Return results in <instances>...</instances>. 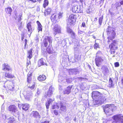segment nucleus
Segmentation results:
<instances>
[{
  "label": "nucleus",
  "mask_w": 123,
  "mask_h": 123,
  "mask_svg": "<svg viewBox=\"0 0 123 123\" xmlns=\"http://www.w3.org/2000/svg\"><path fill=\"white\" fill-rule=\"evenodd\" d=\"M111 27L108 26L107 28L106 32L108 36L107 37L108 40V42L109 43L110 42V40L112 41V42L109 44V47L111 54L113 55V57H114L115 55H114L116 52V50L118 48L117 46V40H112L116 37V33L114 30H111Z\"/></svg>",
  "instance_id": "nucleus-1"
},
{
  "label": "nucleus",
  "mask_w": 123,
  "mask_h": 123,
  "mask_svg": "<svg viewBox=\"0 0 123 123\" xmlns=\"http://www.w3.org/2000/svg\"><path fill=\"white\" fill-rule=\"evenodd\" d=\"M51 37L50 36H46L43 40L42 42L41 43V47L42 49H43L44 47H46L48 45V42L47 40L49 43L51 44L52 43V40L51 39Z\"/></svg>",
  "instance_id": "nucleus-2"
},
{
  "label": "nucleus",
  "mask_w": 123,
  "mask_h": 123,
  "mask_svg": "<svg viewBox=\"0 0 123 123\" xmlns=\"http://www.w3.org/2000/svg\"><path fill=\"white\" fill-rule=\"evenodd\" d=\"M76 16L73 14H70L68 19V22L70 26L74 25L76 24Z\"/></svg>",
  "instance_id": "nucleus-3"
},
{
  "label": "nucleus",
  "mask_w": 123,
  "mask_h": 123,
  "mask_svg": "<svg viewBox=\"0 0 123 123\" xmlns=\"http://www.w3.org/2000/svg\"><path fill=\"white\" fill-rule=\"evenodd\" d=\"M113 119L115 121V123H123V115L121 114H118L113 116Z\"/></svg>",
  "instance_id": "nucleus-4"
},
{
  "label": "nucleus",
  "mask_w": 123,
  "mask_h": 123,
  "mask_svg": "<svg viewBox=\"0 0 123 123\" xmlns=\"http://www.w3.org/2000/svg\"><path fill=\"white\" fill-rule=\"evenodd\" d=\"M56 23L52 24V25L53 27L52 30L54 32V33L55 35L57 34L61 33V29L60 28L58 24Z\"/></svg>",
  "instance_id": "nucleus-5"
},
{
  "label": "nucleus",
  "mask_w": 123,
  "mask_h": 123,
  "mask_svg": "<svg viewBox=\"0 0 123 123\" xmlns=\"http://www.w3.org/2000/svg\"><path fill=\"white\" fill-rule=\"evenodd\" d=\"M114 106L112 105H106L104 107V111L106 113H109L110 111L113 112L114 110Z\"/></svg>",
  "instance_id": "nucleus-6"
},
{
  "label": "nucleus",
  "mask_w": 123,
  "mask_h": 123,
  "mask_svg": "<svg viewBox=\"0 0 123 123\" xmlns=\"http://www.w3.org/2000/svg\"><path fill=\"white\" fill-rule=\"evenodd\" d=\"M8 111L11 113H15L18 111L17 107L15 105H10L8 108Z\"/></svg>",
  "instance_id": "nucleus-7"
},
{
  "label": "nucleus",
  "mask_w": 123,
  "mask_h": 123,
  "mask_svg": "<svg viewBox=\"0 0 123 123\" xmlns=\"http://www.w3.org/2000/svg\"><path fill=\"white\" fill-rule=\"evenodd\" d=\"M18 107L20 109L22 108L23 110L26 111L28 110L29 105L27 104H18Z\"/></svg>",
  "instance_id": "nucleus-8"
},
{
  "label": "nucleus",
  "mask_w": 123,
  "mask_h": 123,
  "mask_svg": "<svg viewBox=\"0 0 123 123\" xmlns=\"http://www.w3.org/2000/svg\"><path fill=\"white\" fill-rule=\"evenodd\" d=\"M104 61V59L101 57H96L95 58V62L96 66L99 67L100 66L101 62Z\"/></svg>",
  "instance_id": "nucleus-9"
},
{
  "label": "nucleus",
  "mask_w": 123,
  "mask_h": 123,
  "mask_svg": "<svg viewBox=\"0 0 123 123\" xmlns=\"http://www.w3.org/2000/svg\"><path fill=\"white\" fill-rule=\"evenodd\" d=\"M53 91L52 88L50 87L47 92L45 93L44 97L47 98V97H50L53 94Z\"/></svg>",
  "instance_id": "nucleus-10"
},
{
  "label": "nucleus",
  "mask_w": 123,
  "mask_h": 123,
  "mask_svg": "<svg viewBox=\"0 0 123 123\" xmlns=\"http://www.w3.org/2000/svg\"><path fill=\"white\" fill-rule=\"evenodd\" d=\"M3 76H4V78L6 79L7 78L12 79L15 77L14 75L6 71L4 73Z\"/></svg>",
  "instance_id": "nucleus-11"
},
{
  "label": "nucleus",
  "mask_w": 123,
  "mask_h": 123,
  "mask_svg": "<svg viewBox=\"0 0 123 123\" xmlns=\"http://www.w3.org/2000/svg\"><path fill=\"white\" fill-rule=\"evenodd\" d=\"M92 93V97L93 99L97 98L101 94L100 92L97 91H93Z\"/></svg>",
  "instance_id": "nucleus-12"
},
{
  "label": "nucleus",
  "mask_w": 123,
  "mask_h": 123,
  "mask_svg": "<svg viewBox=\"0 0 123 123\" xmlns=\"http://www.w3.org/2000/svg\"><path fill=\"white\" fill-rule=\"evenodd\" d=\"M3 68L2 70H6L8 71H12V69L10 66L7 63H4L2 64Z\"/></svg>",
  "instance_id": "nucleus-13"
},
{
  "label": "nucleus",
  "mask_w": 123,
  "mask_h": 123,
  "mask_svg": "<svg viewBox=\"0 0 123 123\" xmlns=\"http://www.w3.org/2000/svg\"><path fill=\"white\" fill-rule=\"evenodd\" d=\"M73 85H69L67 87V89L63 91V93L64 94L68 95L71 92V90L72 88Z\"/></svg>",
  "instance_id": "nucleus-14"
},
{
  "label": "nucleus",
  "mask_w": 123,
  "mask_h": 123,
  "mask_svg": "<svg viewBox=\"0 0 123 123\" xmlns=\"http://www.w3.org/2000/svg\"><path fill=\"white\" fill-rule=\"evenodd\" d=\"M33 72L32 71L30 70L27 74V82H31L32 80V77Z\"/></svg>",
  "instance_id": "nucleus-15"
},
{
  "label": "nucleus",
  "mask_w": 123,
  "mask_h": 123,
  "mask_svg": "<svg viewBox=\"0 0 123 123\" xmlns=\"http://www.w3.org/2000/svg\"><path fill=\"white\" fill-rule=\"evenodd\" d=\"M69 71V73L70 74L72 75L75 74H76L77 73H79V71H78V69L76 68H70L68 70Z\"/></svg>",
  "instance_id": "nucleus-16"
},
{
  "label": "nucleus",
  "mask_w": 123,
  "mask_h": 123,
  "mask_svg": "<svg viewBox=\"0 0 123 123\" xmlns=\"http://www.w3.org/2000/svg\"><path fill=\"white\" fill-rule=\"evenodd\" d=\"M31 114L33 117L35 118L40 119L41 118L40 115L37 111H33L31 113Z\"/></svg>",
  "instance_id": "nucleus-17"
},
{
  "label": "nucleus",
  "mask_w": 123,
  "mask_h": 123,
  "mask_svg": "<svg viewBox=\"0 0 123 123\" xmlns=\"http://www.w3.org/2000/svg\"><path fill=\"white\" fill-rule=\"evenodd\" d=\"M31 22H29L27 24L26 27L28 32H31V34L32 33L31 32L33 30V28L31 25Z\"/></svg>",
  "instance_id": "nucleus-18"
},
{
  "label": "nucleus",
  "mask_w": 123,
  "mask_h": 123,
  "mask_svg": "<svg viewBox=\"0 0 123 123\" xmlns=\"http://www.w3.org/2000/svg\"><path fill=\"white\" fill-rule=\"evenodd\" d=\"M46 79V76L44 74L40 75L37 78V80L41 82L45 80Z\"/></svg>",
  "instance_id": "nucleus-19"
},
{
  "label": "nucleus",
  "mask_w": 123,
  "mask_h": 123,
  "mask_svg": "<svg viewBox=\"0 0 123 123\" xmlns=\"http://www.w3.org/2000/svg\"><path fill=\"white\" fill-rule=\"evenodd\" d=\"M57 16L54 14H53L51 17V19L52 22V24L56 23L58 22L57 20L56 19Z\"/></svg>",
  "instance_id": "nucleus-20"
},
{
  "label": "nucleus",
  "mask_w": 123,
  "mask_h": 123,
  "mask_svg": "<svg viewBox=\"0 0 123 123\" xmlns=\"http://www.w3.org/2000/svg\"><path fill=\"white\" fill-rule=\"evenodd\" d=\"M45 60L42 58L40 59L38 62V64L39 67L45 64Z\"/></svg>",
  "instance_id": "nucleus-21"
},
{
  "label": "nucleus",
  "mask_w": 123,
  "mask_h": 123,
  "mask_svg": "<svg viewBox=\"0 0 123 123\" xmlns=\"http://www.w3.org/2000/svg\"><path fill=\"white\" fill-rule=\"evenodd\" d=\"M53 101L54 100L51 98L47 100V102H46L45 103V105L47 109H49L50 103H52Z\"/></svg>",
  "instance_id": "nucleus-22"
},
{
  "label": "nucleus",
  "mask_w": 123,
  "mask_h": 123,
  "mask_svg": "<svg viewBox=\"0 0 123 123\" xmlns=\"http://www.w3.org/2000/svg\"><path fill=\"white\" fill-rule=\"evenodd\" d=\"M53 50V47L52 45H49L48 47L46 48V51L49 54L52 53Z\"/></svg>",
  "instance_id": "nucleus-23"
},
{
  "label": "nucleus",
  "mask_w": 123,
  "mask_h": 123,
  "mask_svg": "<svg viewBox=\"0 0 123 123\" xmlns=\"http://www.w3.org/2000/svg\"><path fill=\"white\" fill-rule=\"evenodd\" d=\"M32 48L30 50H28L27 52L28 56L27 57L29 58L30 60L32 57Z\"/></svg>",
  "instance_id": "nucleus-24"
},
{
  "label": "nucleus",
  "mask_w": 123,
  "mask_h": 123,
  "mask_svg": "<svg viewBox=\"0 0 123 123\" xmlns=\"http://www.w3.org/2000/svg\"><path fill=\"white\" fill-rule=\"evenodd\" d=\"M5 10L6 13L11 15V12L12 11V8L10 7H8L5 8Z\"/></svg>",
  "instance_id": "nucleus-25"
},
{
  "label": "nucleus",
  "mask_w": 123,
  "mask_h": 123,
  "mask_svg": "<svg viewBox=\"0 0 123 123\" xmlns=\"http://www.w3.org/2000/svg\"><path fill=\"white\" fill-rule=\"evenodd\" d=\"M15 15L16 17H14V18L16 20L17 19L18 22L20 21L22 19V14H19V15L17 16V13H15Z\"/></svg>",
  "instance_id": "nucleus-26"
},
{
  "label": "nucleus",
  "mask_w": 123,
  "mask_h": 123,
  "mask_svg": "<svg viewBox=\"0 0 123 123\" xmlns=\"http://www.w3.org/2000/svg\"><path fill=\"white\" fill-rule=\"evenodd\" d=\"M36 22L37 24V29L38 30V31L39 32L40 31H42V26L38 21H37Z\"/></svg>",
  "instance_id": "nucleus-27"
},
{
  "label": "nucleus",
  "mask_w": 123,
  "mask_h": 123,
  "mask_svg": "<svg viewBox=\"0 0 123 123\" xmlns=\"http://www.w3.org/2000/svg\"><path fill=\"white\" fill-rule=\"evenodd\" d=\"M101 69L102 70V72L103 73H106L108 71V68L105 66H102Z\"/></svg>",
  "instance_id": "nucleus-28"
},
{
  "label": "nucleus",
  "mask_w": 123,
  "mask_h": 123,
  "mask_svg": "<svg viewBox=\"0 0 123 123\" xmlns=\"http://www.w3.org/2000/svg\"><path fill=\"white\" fill-rule=\"evenodd\" d=\"M78 6L75 5L73 6L72 8V10L73 12L74 13H77L78 12Z\"/></svg>",
  "instance_id": "nucleus-29"
},
{
  "label": "nucleus",
  "mask_w": 123,
  "mask_h": 123,
  "mask_svg": "<svg viewBox=\"0 0 123 123\" xmlns=\"http://www.w3.org/2000/svg\"><path fill=\"white\" fill-rule=\"evenodd\" d=\"M31 82H27V86L31 90L33 89L35 86V84L32 85H31Z\"/></svg>",
  "instance_id": "nucleus-30"
},
{
  "label": "nucleus",
  "mask_w": 123,
  "mask_h": 123,
  "mask_svg": "<svg viewBox=\"0 0 123 123\" xmlns=\"http://www.w3.org/2000/svg\"><path fill=\"white\" fill-rule=\"evenodd\" d=\"M49 4V2L48 0H44L43 6L44 8H45L48 6Z\"/></svg>",
  "instance_id": "nucleus-31"
},
{
  "label": "nucleus",
  "mask_w": 123,
  "mask_h": 123,
  "mask_svg": "<svg viewBox=\"0 0 123 123\" xmlns=\"http://www.w3.org/2000/svg\"><path fill=\"white\" fill-rule=\"evenodd\" d=\"M52 11V10L51 8L49 7L47 8V9L46 10L45 12H46L47 14L48 15L50 14Z\"/></svg>",
  "instance_id": "nucleus-32"
},
{
  "label": "nucleus",
  "mask_w": 123,
  "mask_h": 123,
  "mask_svg": "<svg viewBox=\"0 0 123 123\" xmlns=\"http://www.w3.org/2000/svg\"><path fill=\"white\" fill-rule=\"evenodd\" d=\"M62 105H61L60 106L61 110L64 111H66V106L62 105Z\"/></svg>",
  "instance_id": "nucleus-33"
},
{
  "label": "nucleus",
  "mask_w": 123,
  "mask_h": 123,
  "mask_svg": "<svg viewBox=\"0 0 123 123\" xmlns=\"http://www.w3.org/2000/svg\"><path fill=\"white\" fill-rule=\"evenodd\" d=\"M109 85L110 86V87H112L114 85L113 84V81L111 78H110L109 79Z\"/></svg>",
  "instance_id": "nucleus-34"
},
{
  "label": "nucleus",
  "mask_w": 123,
  "mask_h": 123,
  "mask_svg": "<svg viewBox=\"0 0 123 123\" xmlns=\"http://www.w3.org/2000/svg\"><path fill=\"white\" fill-rule=\"evenodd\" d=\"M103 16L102 15L101 17H99L98 19V22L100 25H101L102 23L103 20Z\"/></svg>",
  "instance_id": "nucleus-35"
},
{
  "label": "nucleus",
  "mask_w": 123,
  "mask_h": 123,
  "mask_svg": "<svg viewBox=\"0 0 123 123\" xmlns=\"http://www.w3.org/2000/svg\"><path fill=\"white\" fill-rule=\"evenodd\" d=\"M96 40L95 41V43L94 45V49H96L97 48H100L98 44L96 43Z\"/></svg>",
  "instance_id": "nucleus-36"
},
{
  "label": "nucleus",
  "mask_w": 123,
  "mask_h": 123,
  "mask_svg": "<svg viewBox=\"0 0 123 123\" xmlns=\"http://www.w3.org/2000/svg\"><path fill=\"white\" fill-rule=\"evenodd\" d=\"M26 0L27 2L30 3H33L37 2L36 0Z\"/></svg>",
  "instance_id": "nucleus-37"
},
{
  "label": "nucleus",
  "mask_w": 123,
  "mask_h": 123,
  "mask_svg": "<svg viewBox=\"0 0 123 123\" xmlns=\"http://www.w3.org/2000/svg\"><path fill=\"white\" fill-rule=\"evenodd\" d=\"M101 54H102V52L100 50H98L96 53V57L99 56V55Z\"/></svg>",
  "instance_id": "nucleus-38"
},
{
  "label": "nucleus",
  "mask_w": 123,
  "mask_h": 123,
  "mask_svg": "<svg viewBox=\"0 0 123 123\" xmlns=\"http://www.w3.org/2000/svg\"><path fill=\"white\" fill-rule=\"evenodd\" d=\"M7 87L9 90L10 91H12L14 87L12 85H9Z\"/></svg>",
  "instance_id": "nucleus-39"
},
{
  "label": "nucleus",
  "mask_w": 123,
  "mask_h": 123,
  "mask_svg": "<svg viewBox=\"0 0 123 123\" xmlns=\"http://www.w3.org/2000/svg\"><path fill=\"white\" fill-rule=\"evenodd\" d=\"M15 121V120L14 119H12L11 117H10L9 118V120L8 121V123H13L14 121Z\"/></svg>",
  "instance_id": "nucleus-40"
},
{
  "label": "nucleus",
  "mask_w": 123,
  "mask_h": 123,
  "mask_svg": "<svg viewBox=\"0 0 123 123\" xmlns=\"http://www.w3.org/2000/svg\"><path fill=\"white\" fill-rule=\"evenodd\" d=\"M114 64L115 67H118L119 66V64L118 62L115 63Z\"/></svg>",
  "instance_id": "nucleus-41"
},
{
  "label": "nucleus",
  "mask_w": 123,
  "mask_h": 123,
  "mask_svg": "<svg viewBox=\"0 0 123 123\" xmlns=\"http://www.w3.org/2000/svg\"><path fill=\"white\" fill-rule=\"evenodd\" d=\"M73 31L70 28L67 29V32L69 33H71V32Z\"/></svg>",
  "instance_id": "nucleus-42"
},
{
  "label": "nucleus",
  "mask_w": 123,
  "mask_h": 123,
  "mask_svg": "<svg viewBox=\"0 0 123 123\" xmlns=\"http://www.w3.org/2000/svg\"><path fill=\"white\" fill-rule=\"evenodd\" d=\"M25 44L24 45V49H25L26 48V45L27 43V40L26 39H25Z\"/></svg>",
  "instance_id": "nucleus-43"
},
{
  "label": "nucleus",
  "mask_w": 123,
  "mask_h": 123,
  "mask_svg": "<svg viewBox=\"0 0 123 123\" xmlns=\"http://www.w3.org/2000/svg\"><path fill=\"white\" fill-rule=\"evenodd\" d=\"M54 114L56 115H57L58 114V111L56 110H55L54 111Z\"/></svg>",
  "instance_id": "nucleus-44"
},
{
  "label": "nucleus",
  "mask_w": 123,
  "mask_h": 123,
  "mask_svg": "<svg viewBox=\"0 0 123 123\" xmlns=\"http://www.w3.org/2000/svg\"><path fill=\"white\" fill-rule=\"evenodd\" d=\"M31 64V63L30 61H29V62H28L26 64V66H28L29 65Z\"/></svg>",
  "instance_id": "nucleus-45"
},
{
  "label": "nucleus",
  "mask_w": 123,
  "mask_h": 123,
  "mask_svg": "<svg viewBox=\"0 0 123 123\" xmlns=\"http://www.w3.org/2000/svg\"><path fill=\"white\" fill-rule=\"evenodd\" d=\"M86 24L85 22H83L82 23V26L83 27H85V26Z\"/></svg>",
  "instance_id": "nucleus-46"
},
{
  "label": "nucleus",
  "mask_w": 123,
  "mask_h": 123,
  "mask_svg": "<svg viewBox=\"0 0 123 123\" xmlns=\"http://www.w3.org/2000/svg\"><path fill=\"white\" fill-rule=\"evenodd\" d=\"M24 37V34H21V40L22 41H23Z\"/></svg>",
  "instance_id": "nucleus-47"
},
{
  "label": "nucleus",
  "mask_w": 123,
  "mask_h": 123,
  "mask_svg": "<svg viewBox=\"0 0 123 123\" xmlns=\"http://www.w3.org/2000/svg\"><path fill=\"white\" fill-rule=\"evenodd\" d=\"M71 35L73 36H75V34L74 33L73 31H72V32H71V33H70Z\"/></svg>",
  "instance_id": "nucleus-48"
},
{
  "label": "nucleus",
  "mask_w": 123,
  "mask_h": 123,
  "mask_svg": "<svg viewBox=\"0 0 123 123\" xmlns=\"http://www.w3.org/2000/svg\"><path fill=\"white\" fill-rule=\"evenodd\" d=\"M121 84L123 85V76L121 80Z\"/></svg>",
  "instance_id": "nucleus-49"
},
{
  "label": "nucleus",
  "mask_w": 123,
  "mask_h": 123,
  "mask_svg": "<svg viewBox=\"0 0 123 123\" xmlns=\"http://www.w3.org/2000/svg\"><path fill=\"white\" fill-rule=\"evenodd\" d=\"M22 22H21L20 23V25L18 27V28L19 29L20 28H21L22 27Z\"/></svg>",
  "instance_id": "nucleus-50"
},
{
  "label": "nucleus",
  "mask_w": 123,
  "mask_h": 123,
  "mask_svg": "<svg viewBox=\"0 0 123 123\" xmlns=\"http://www.w3.org/2000/svg\"><path fill=\"white\" fill-rule=\"evenodd\" d=\"M91 32V31H89L88 33V34H87V35L89 36H90V34L92 32Z\"/></svg>",
  "instance_id": "nucleus-51"
},
{
  "label": "nucleus",
  "mask_w": 123,
  "mask_h": 123,
  "mask_svg": "<svg viewBox=\"0 0 123 123\" xmlns=\"http://www.w3.org/2000/svg\"><path fill=\"white\" fill-rule=\"evenodd\" d=\"M79 79L81 80H82L84 79V78L82 77H80L79 78Z\"/></svg>",
  "instance_id": "nucleus-52"
},
{
  "label": "nucleus",
  "mask_w": 123,
  "mask_h": 123,
  "mask_svg": "<svg viewBox=\"0 0 123 123\" xmlns=\"http://www.w3.org/2000/svg\"><path fill=\"white\" fill-rule=\"evenodd\" d=\"M83 32V31H80L78 32V33L79 34H80L82 33Z\"/></svg>",
  "instance_id": "nucleus-53"
},
{
  "label": "nucleus",
  "mask_w": 123,
  "mask_h": 123,
  "mask_svg": "<svg viewBox=\"0 0 123 123\" xmlns=\"http://www.w3.org/2000/svg\"><path fill=\"white\" fill-rule=\"evenodd\" d=\"M120 3L121 5H123V0L121 1L120 2Z\"/></svg>",
  "instance_id": "nucleus-54"
},
{
  "label": "nucleus",
  "mask_w": 123,
  "mask_h": 123,
  "mask_svg": "<svg viewBox=\"0 0 123 123\" xmlns=\"http://www.w3.org/2000/svg\"><path fill=\"white\" fill-rule=\"evenodd\" d=\"M49 122L47 121H45L43 123H49Z\"/></svg>",
  "instance_id": "nucleus-55"
},
{
  "label": "nucleus",
  "mask_w": 123,
  "mask_h": 123,
  "mask_svg": "<svg viewBox=\"0 0 123 123\" xmlns=\"http://www.w3.org/2000/svg\"><path fill=\"white\" fill-rule=\"evenodd\" d=\"M100 101H99V100H95V102L96 103H99V102Z\"/></svg>",
  "instance_id": "nucleus-56"
},
{
  "label": "nucleus",
  "mask_w": 123,
  "mask_h": 123,
  "mask_svg": "<svg viewBox=\"0 0 123 123\" xmlns=\"http://www.w3.org/2000/svg\"><path fill=\"white\" fill-rule=\"evenodd\" d=\"M55 105H53L52 107V109H55Z\"/></svg>",
  "instance_id": "nucleus-57"
},
{
  "label": "nucleus",
  "mask_w": 123,
  "mask_h": 123,
  "mask_svg": "<svg viewBox=\"0 0 123 123\" xmlns=\"http://www.w3.org/2000/svg\"><path fill=\"white\" fill-rule=\"evenodd\" d=\"M80 2L82 4L83 3L84 0H80Z\"/></svg>",
  "instance_id": "nucleus-58"
},
{
  "label": "nucleus",
  "mask_w": 123,
  "mask_h": 123,
  "mask_svg": "<svg viewBox=\"0 0 123 123\" xmlns=\"http://www.w3.org/2000/svg\"><path fill=\"white\" fill-rule=\"evenodd\" d=\"M92 37L94 39H95L96 38V37L95 36H94V35H92Z\"/></svg>",
  "instance_id": "nucleus-59"
},
{
  "label": "nucleus",
  "mask_w": 123,
  "mask_h": 123,
  "mask_svg": "<svg viewBox=\"0 0 123 123\" xmlns=\"http://www.w3.org/2000/svg\"><path fill=\"white\" fill-rule=\"evenodd\" d=\"M42 0H36L37 1H38L39 2H40Z\"/></svg>",
  "instance_id": "nucleus-60"
},
{
  "label": "nucleus",
  "mask_w": 123,
  "mask_h": 123,
  "mask_svg": "<svg viewBox=\"0 0 123 123\" xmlns=\"http://www.w3.org/2000/svg\"><path fill=\"white\" fill-rule=\"evenodd\" d=\"M88 67H89V68L90 69L91 68V66H90V65H88Z\"/></svg>",
  "instance_id": "nucleus-61"
},
{
  "label": "nucleus",
  "mask_w": 123,
  "mask_h": 123,
  "mask_svg": "<svg viewBox=\"0 0 123 123\" xmlns=\"http://www.w3.org/2000/svg\"><path fill=\"white\" fill-rule=\"evenodd\" d=\"M38 92H39V93H40V91L39 90H38L37 92V93H38Z\"/></svg>",
  "instance_id": "nucleus-62"
},
{
  "label": "nucleus",
  "mask_w": 123,
  "mask_h": 123,
  "mask_svg": "<svg viewBox=\"0 0 123 123\" xmlns=\"http://www.w3.org/2000/svg\"><path fill=\"white\" fill-rule=\"evenodd\" d=\"M76 118H75L74 119V121H76Z\"/></svg>",
  "instance_id": "nucleus-63"
}]
</instances>
